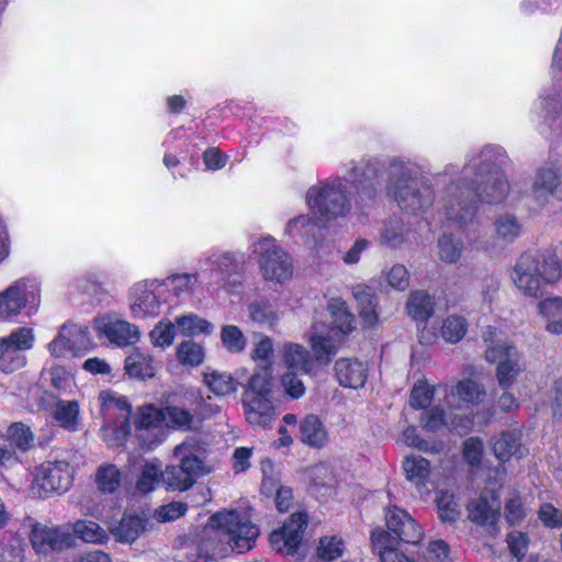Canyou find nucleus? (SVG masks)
Segmentation results:
<instances>
[{
  "mask_svg": "<svg viewBox=\"0 0 562 562\" xmlns=\"http://www.w3.org/2000/svg\"><path fill=\"white\" fill-rule=\"evenodd\" d=\"M508 156L498 145H485L473 153L461 175L451 180L438 200L439 215L448 223L464 227L472 223L476 206L482 203H502L509 193V183L503 171Z\"/></svg>",
  "mask_w": 562,
  "mask_h": 562,
  "instance_id": "obj_1",
  "label": "nucleus"
},
{
  "mask_svg": "<svg viewBox=\"0 0 562 562\" xmlns=\"http://www.w3.org/2000/svg\"><path fill=\"white\" fill-rule=\"evenodd\" d=\"M382 164L374 157L350 161L345 178H329L310 187L305 202L319 222L345 217L351 211V196L348 184L356 190V203L372 202L379 191Z\"/></svg>",
  "mask_w": 562,
  "mask_h": 562,
  "instance_id": "obj_2",
  "label": "nucleus"
},
{
  "mask_svg": "<svg viewBox=\"0 0 562 562\" xmlns=\"http://www.w3.org/2000/svg\"><path fill=\"white\" fill-rule=\"evenodd\" d=\"M173 458L177 465H167L162 471L158 459L146 461L136 481V491L147 494L156 490L160 480L171 491H187L193 486L196 480L209 473L205 464L206 448L196 438H187L173 448Z\"/></svg>",
  "mask_w": 562,
  "mask_h": 562,
  "instance_id": "obj_3",
  "label": "nucleus"
},
{
  "mask_svg": "<svg viewBox=\"0 0 562 562\" xmlns=\"http://www.w3.org/2000/svg\"><path fill=\"white\" fill-rule=\"evenodd\" d=\"M386 193L397 205L413 214L425 213L435 201L430 181L420 176L417 169L400 158L389 162Z\"/></svg>",
  "mask_w": 562,
  "mask_h": 562,
  "instance_id": "obj_4",
  "label": "nucleus"
},
{
  "mask_svg": "<svg viewBox=\"0 0 562 562\" xmlns=\"http://www.w3.org/2000/svg\"><path fill=\"white\" fill-rule=\"evenodd\" d=\"M327 310L333 319V327L315 323L312 326L310 341L315 358L318 361L328 362L336 353V342L342 335L353 329V315L349 312L347 304L339 297L329 300Z\"/></svg>",
  "mask_w": 562,
  "mask_h": 562,
  "instance_id": "obj_5",
  "label": "nucleus"
},
{
  "mask_svg": "<svg viewBox=\"0 0 562 562\" xmlns=\"http://www.w3.org/2000/svg\"><path fill=\"white\" fill-rule=\"evenodd\" d=\"M561 276V263L555 255L540 260L531 254H524L517 261L512 279L517 289L528 296L538 295L542 281L554 282Z\"/></svg>",
  "mask_w": 562,
  "mask_h": 562,
  "instance_id": "obj_6",
  "label": "nucleus"
},
{
  "mask_svg": "<svg viewBox=\"0 0 562 562\" xmlns=\"http://www.w3.org/2000/svg\"><path fill=\"white\" fill-rule=\"evenodd\" d=\"M482 337L486 344V361L497 363L495 374L498 385L503 390H509L525 369L522 355L515 346L501 340L494 327H486Z\"/></svg>",
  "mask_w": 562,
  "mask_h": 562,
  "instance_id": "obj_7",
  "label": "nucleus"
},
{
  "mask_svg": "<svg viewBox=\"0 0 562 562\" xmlns=\"http://www.w3.org/2000/svg\"><path fill=\"white\" fill-rule=\"evenodd\" d=\"M210 526L225 536L231 549L237 553L249 551L259 536L258 527L237 510L214 514L210 519Z\"/></svg>",
  "mask_w": 562,
  "mask_h": 562,
  "instance_id": "obj_8",
  "label": "nucleus"
},
{
  "mask_svg": "<svg viewBox=\"0 0 562 562\" xmlns=\"http://www.w3.org/2000/svg\"><path fill=\"white\" fill-rule=\"evenodd\" d=\"M252 247V252L258 256L259 271L266 281L284 283L292 278V258L273 237H262Z\"/></svg>",
  "mask_w": 562,
  "mask_h": 562,
  "instance_id": "obj_9",
  "label": "nucleus"
},
{
  "mask_svg": "<svg viewBox=\"0 0 562 562\" xmlns=\"http://www.w3.org/2000/svg\"><path fill=\"white\" fill-rule=\"evenodd\" d=\"M41 301V288L33 278H21L0 292V318L11 319L23 311L27 315L37 312Z\"/></svg>",
  "mask_w": 562,
  "mask_h": 562,
  "instance_id": "obj_10",
  "label": "nucleus"
},
{
  "mask_svg": "<svg viewBox=\"0 0 562 562\" xmlns=\"http://www.w3.org/2000/svg\"><path fill=\"white\" fill-rule=\"evenodd\" d=\"M159 279H145L135 282L130 289V310L133 317L144 319L160 314L167 303L166 293Z\"/></svg>",
  "mask_w": 562,
  "mask_h": 562,
  "instance_id": "obj_11",
  "label": "nucleus"
},
{
  "mask_svg": "<svg viewBox=\"0 0 562 562\" xmlns=\"http://www.w3.org/2000/svg\"><path fill=\"white\" fill-rule=\"evenodd\" d=\"M72 469L65 461H47L36 468L32 483V492L38 497H47L52 493H61L69 488Z\"/></svg>",
  "mask_w": 562,
  "mask_h": 562,
  "instance_id": "obj_12",
  "label": "nucleus"
},
{
  "mask_svg": "<svg viewBox=\"0 0 562 562\" xmlns=\"http://www.w3.org/2000/svg\"><path fill=\"white\" fill-rule=\"evenodd\" d=\"M34 339L33 330L27 327H19L0 337V371L10 373L22 368L26 362L24 352L33 347Z\"/></svg>",
  "mask_w": 562,
  "mask_h": 562,
  "instance_id": "obj_13",
  "label": "nucleus"
},
{
  "mask_svg": "<svg viewBox=\"0 0 562 562\" xmlns=\"http://www.w3.org/2000/svg\"><path fill=\"white\" fill-rule=\"evenodd\" d=\"M93 327L99 338L106 339L116 347H127L140 339L138 326L123 319L117 314H103L94 317Z\"/></svg>",
  "mask_w": 562,
  "mask_h": 562,
  "instance_id": "obj_14",
  "label": "nucleus"
},
{
  "mask_svg": "<svg viewBox=\"0 0 562 562\" xmlns=\"http://www.w3.org/2000/svg\"><path fill=\"white\" fill-rule=\"evenodd\" d=\"M164 408H158L153 404H146L137 409L135 422L136 439L139 446L147 450L154 449L165 440Z\"/></svg>",
  "mask_w": 562,
  "mask_h": 562,
  "instance_id": "obj_15",
  "label": "nucleus"
},
{
  "mask_svg": "<svg viewBox=\"0 0 562 562\" xmlns=\"http://www.w3.org/2000/svg\"><path fill=\"white\" fill-rule=\"evenodd\" d=\"M89 331L86 326L66 323L58 329L56 337L47 345L49 353L55 358L78 356L87 350Z\"/></svg>",
  "mask_w": 562,
  "mask_h": 562,
  "instance_id": "obj_16",
  "label": "nucleus"
},
{
  "mask_svg": "<svg viewBox=\"0 0 562 562\" xmlns=\"http://www.w3.org/2000/svg\"><path fill=\"white\" fill-rule=\"evenodd\" d=\"M241 262V256L233 252L213 254L201 259L199 270L209 279L207 291L218 290L226 276L236 272Z\"/></svg>",
  "mask_w": 562,
  "mask_h": 562,
  "instance_id": "obj_17",
  "label": "nucleus"
},
{
  "mask_svg": "<svg viewBox=\"0 0 562 562\" xmlns=\"http://www.w3.org/2000/svg\"><path fill=\"white\" fill-rule=\"evenodd\" d=\"M445 406L458 414L469 416L473 406L479 405L485 397V390L471 379L460 380L449 392L445 386Z\"/></svg>",
  "mask_w": 562,
  "mask_h": 562,
  "instance_id": "obj_18",
  "label": "nucleus"
},
{
  "mask_svg": "<svg viewBox=\"0 0 562 562\" xmlns=\"http://www.w3.org/2000/svg\"><path fill=\"white\" fill-rule=\"evenodd\" d=\"M552 69L558 82L551 92L540 98L539 106L546 120L562 125V33L553 54Z\"/></svg>",
  "mask_w": 562,
  "mask_h": 562,
  "instance_id": "obj_19",
  "label": "nucleus"
},
{
  "mask_svg": "<svg viewBox=\"0 0 562 562\" xmlns=\"http://www.w3.org/2000/svg\"><path fill=\"white\" fill-rule=\"evenodd\" d=\"M306 525V514L301 512L292 514L280 530L271 532V547L279 552L292 554L302 541L303 531Z\"/></svg>",
  "mask_w": 562,
  "mask_h": 562,
  "instance_id": "obj_20",
  "label": "nucleus"
},
{
  "mask_svg": "<svg viewBox=\"0 0 562 562\" xmlns=\"http://www.w3.org/2000/svg\"><path fill=\"white\" fill-rule=\"evenodd\" d=\"M499 514L501 501L495 486L485 487L479 497L468 505L469 519L476 525L493 526L497 522Z\"/></svg>",
  "mask_w": 562,
  "mask_h": 562,
  "instance_id": "obj_21",
  "label": "nucleus"
},
{
  "mask_svg": "<svg viewBox=\"0 0 562 562\" xmlns=\"http://www.w3.org/2000/svg\"><path fill=\"white\" fill-rule=\"evenodd\" d=\"M422 425L427 431L436 432L442 429L468 431L472 426L470 416L461 415L447 407L434 406L422 416Z\"/></svg>",
  "mask_w": 562,
  "mask_h": 562,
  "instance_id": "obj_22",
  "label": "nucleus"
},
{
  "mask_svg": "<svg viewBox=\"0 0 562 562\" xmlns=\"http://www.w3.org/2000/svg\"><path fill=\"white\" fill-rule=\"evenodd\" d=\"M385 524L390 533L403 542L417 544L423 538V531L417 522L407 512L397 506L386 508Z\"/></svg>",
  "mask_w": 562,
  "mask_h": 562,
  "instance_id": "obj_23",
  "label": "nucleus"
},
{
  "mask_svg": "<svg viewBox=\"0 0 562 562\" xmlns=\"http://www.w3.org/2000/svg\"><path fill=\"white\" fill-rule=\"evenodd\" d=\"M385 524L390 533L403 542L417 544L423 538V531L417 522L407 512L397 506L386 508Z\"/></svg>",
  "mask_w": 562,
  "mask_h": 562,
  "instance_id": "obj_24",
  "label": "nucleus"
},
{
  "mask_svg": "<svg viewBox=\"0 0 562 562\" xmlns=\"http://www.w3.org/2000/svg\"><path fill=\"white\" fill-rule=\"evenodd\" d=\"M562 181V167L558 162H548L537 169L531 194L539 204H544L550 196H559V187Z\"/></svg>",
  "mask_w": 562,
  "mask_h": 562,
  "instance_id": "obj_25",
  "label": "nucleus"
},
{
  "mask_svg": "<svg viewBox=\"0 0 562 562\" xmlns=\"http://www.w3.org/2000/svg\"><path fill=\"white\" fill-rule=\"evenodd\" d=\"M31 543L37 553L58 551L70 546L71 536L60 527L35 524L30 535Z\"/></svg>",
  "mask_w": 562,
  "mask_h": 562,
  "instance_id": "obj_26",
  "label": "nucleus"
},
{
  "mask_svg": "<svg viewBox=\"0 0 562 562\" xmlns=\"http://www.w3.org/2000/svg\"><path fill=\"white\" fill-rule=\"evenodd\" d=\"M244 415L255 428H268L276 418V408L271 396L241 395Z\"/></svg>",
  "mask_w": 562,
  "mask_h": 562,
  "instance_id": "obj_27",
  "label": "nucleus"
},
{
  "mask_svg": "<svg viewBox=\"0 0 562 562\" xmlns=\"http://www.w3.org/2000/svg\"><path fill=\"white\" fill-rule=\"evenodd\" d=\"M159 368V362L150 353L138 348L134 349L124 360L125 373L137 381L153 379Z\"/></svg>",
  "mask_w": 562,
  "mask_h": 562,
  "instance_id": "obj_28",
  "label": "nucleus"
},
{
  "mask_svg": "<svg viewBox=\"0 0 562 562\" xmlns=\"http://www.w3.org/2000/svg\"><path fill=\"white\" fill-rule=\"evenodd\" d=\"M335 372L340 385L359 389L367 381L368 366L358 359L341 358L335 363Z\"/></svg>",
  "mask_w": 562,
  "mask_h": 562,
  "instance_id": "obj_29",
  "label": "nucleus"
},
{
  "mask_svg": "<svg viewBox=\"0 0 562 562\" xmlns=\"http://www.w3.org/2000/svg\"><path fill=\"white\" fill-rule=\"evenodd\" d=\"M98 401L103 422L130 418L132 407L125 396L111 390H104L99 393Z\"/></svg>",
  "mask_w": 562,
  "mask_h": 562,
  "instance_id": "obj_30",
  "label": "nucleus"
},
{
  "mask_svg": "<svg viewBox=\"0 0 562 562\" xmlns=\"http://www.w3.org/2000/svg\"><path fill=\"white\" fill-rule=\"evenodd\" d=\"M299 439L311 448L321 449L328 442V431L322 419L314 414L306 415L299 423Z\"/></svg>",
  "mask_w": 562,
  "mask_h": 562,
  "instance_id": "obj_31",
  "label": "nucleus"
},
{
  "mask_svg": "<svg viewBox=\"0 0 562 562\" xmlns=\"http://www.w3.org/2000/svg\"><path fill=\"white\" fill-rule=\"evenodd\" d=\"M248 316L259 326L272 329L280 322L282 312L278 301L257 299L248 305Z\"/></svg>",
  "mask_w": 562,
  "mask_h": 562,
  "instance_id": "obj_32",
  "label": "nucleus"
},
{
  "mask_svg": "<svg viewBox=\"0 0 562 562\" xmlns=\"http://www.w3.org/2000/svg\"><path fill=\"white\" fill-rule=\"evenodd\" d=\"M493 451L502 462H506L513 457L521 458L527 453V449L521 443V432L517 429L504 430L495 437Z\"/></svg>",
  "mask_w": 562,
  "mask_h": 562,
  "instance_id": "obj_33",
  "label": "nucleus"
},
{
  "mask_svg": "<svg viewBox=\"0 0 562 562\" xmlns=\"http://www.w3.org/2000/svg\"><path fill=\"white\" fill-rule=\"evenodd\" d=\"M201 278H205L201 271L192 273L177 272L170 273L166 278L159 279V281L162 283V288H165L164 292L166 296L171 294L176 297H180L182 295L193 294Z\"/></svg>",
  "mask_w": 562,
  "mask_h": 562,
  "instance_id": "obj_34",
  "label": "nucleus"
},
{
  "mask_svg": "<svg viewBox=\"0 0 562 562\" xmlns=\"http://www.w3.org/2000/svg\"><path fill=\"white\" fill-rule=\"evenodd\" d=\"M403 470L406 480L416 486L419 491L427 490V482L430 475L429 461L418 454L407 456L403 461Z\"/></svg>",
  "mask_w": 562,
  "mask_h": 562,
  "instance_id": "obj_35",
  "label": "nucleus"
},
{
  "mask_svg": "<svg viewBox=\"0 0 562 562\" xmlns=\"http://www.w3.org/2000/svg\"><path fill=\"white\" fill-rule=\"evenodd\" d=\"M145 530V521L136 515H124L120 521L110 527L116 541L121 543L134 542Z\"/></svg>",
  "mask_w": 562,
  "mask_h": 562,
  "instance_id": "obj_36",
  "label": "nucleus"
},
{
  "mask_svg": "<svg viewBox=\"0 0 562 562\" xmlns=\"http://www.w3.org/2000/svg\"><path fill=\"white\" fill-rule=\"evenodd\" d=\"M283 362L288 371L301 374H307L311 371L310 352L299 344L289 342L283 346Z\"/></svg>",
  "mask_w": 562,
  "mask_h": 562,
  "instance_id": "obj_37",
  "label": "nucleus"
},
{
  "mask_svg": "<svg viewBox=\"0 0 562 562\" xmlns=\"http://www.w3.org/2000/svg\"><path fill=\"white\" fill-rule=\"evenodd\" d=\"M132 435L130 418L103 422L101 437L109 447H123Z\"/></svg>",
  "mask_w": 562,
  "mask_h": 562,
  "instance_id": "obj_38",
  "label": "nucleus"
},
{
  "mask_svg": "<svg viewBox=\"0 0 562 562\" xmlns=\"http://www.w3.org/2000/svg\"><path fill=\"white\" fill-rule=\"evenodd\" d=\"M352 295L360 308V316L368 326H373L378 321L375 311L376 297L366 284H357L352 288Z\"/></svg>",
  "mask_w": 562,
  "mask_h": 562,
  "instance_id": "obj_39",
  "label": "nucleus"
},
{
  "mask_svg": "<svg viewBox=\"0 0 562 562\" xmlns=\"http://www.w3.org/2000/svg\"><path fill=\"white\" fill-rule=\"evenodd\" d=\"M272 384L273 376L271 366H260L250 376L241 395L271 396Z\"/></svg>",
  "mask_w": 562,
  "mask_h": 562,
  "instance_id": "obj_40",
  "label": "nucleus"
},
{
  "mask_svg": "<svg viewBox=\"0 0 562 562\" xmlns=\"http://www.w3.org/2000/svg\"><path fill=\"white\" fill-rule=\"evenodd\" d=\"M464 251V243L451 233H443L437 241V255L448 265L458 263Z\"/></svg>",
  "mask_w": 562,
  "mask_h": 562,
  "instance_id": "obj_41",
  "label": "nucleus"
},
{
  "mask_svg": "<svg viewBox=\"0 0 562 562\" xmlns=\"http://www.w3.org/2000/svg\"><path fill=\"white\" fill-rule=\"evenodd\" d=\"M406 308L414 321L426 322L434 312V299L425 291H414L408 296Z\"/></svg>",
  "mask_w": 562,
  "mask_h": 562,
  "instance_id": "obj_42",
  "label": "nucleus"
},
{
  "mask_svg": "<svg viewBox=\"0 0 562 562\" xmlns=\"http://www.w3.org/2000/svg\"><path fill=\"white\" fill-rule=\"evenodd\" d=\"M522 231L520 221L513 214H502L494 221L495 237L505 245L516 240Z\"/></svg>",
  "mask_w": 562,
  "mask_h": 562,
  "instance_id": "obj_43",
  "label": "nucleus"
},
{
  "mask_svg": "<svg viewBox=\"0 0 562 562\" xmlns=\"http://www.w3.org/2000/svg\"><path fill=\"white\" fill-rule=\"evenodd\" d=\"M371 540L373 548L379 552L381 562H414L390 544L389 532L374 530L371 533Z\"/></svg>",
  "mask_w": 562,
  "mask_h": 562,
  "instance_id": "obj_44",
  "label": "nucleus"
},
{
  "mask_svg": "<svg viewBox=\"0 0 562 562\" xmlns=\"http://www.w3.org/2000/svg\"><path fill=\"white\" fill-rule=\"evenodd\" d=\"M94 480L101 493L113 494L122 484V473L115 464L105 463L97 469Z\"/></svg>",
  "mask_w": 562,
  "mask_h": 562,
  "instance_id": "obj_45",
  "label": "nucleus"
},
{
  "mask_svg": "<svg viewBox=\"0 0 562 562\" xmlns=\"http://www.w3.org/2000/svg\"><path fill=\"white\" fill-rule=\"evenodd\" d=\"M177 327L183 336L207 335L213 331L214 326L205 318L193 313L181 315L176 319Z\"/></svg>",
  "mask_w": 562,
  "mask_h": 562,
  "instance_id": "obj_46",
  "label": "nucleus"
},
{
  "mask_svg": "<svg viewBox=\"0 0 562 562\" xmlns=\"http://www.w3.org/2000/svg\"><path fill=\"white\" fill-rule=\"evenodd\" d=\"M317 217L310 215H299L288 222L284 234L292 238H304L314 235V231L324 224Z\"/></svg>",
  "mask_w": 562,
  "mask_h": 562,
  "instance_id": "obj_47",
  "label": "nucleus"
},
{
  "mask_svg": "<svg viewBox=\"0 0 562 562\" xmlns=\"http://www.w3.org/2000/svg\"><path fill=\"white\" fill-rule=\"evenodd\" d=\"M53 416L63 428L76 430L79 416V404L76 401H58Z\"/></svg>",
  "mask_w": 562,
  "mask_h": 562,
  "instance_id": "obj_48",
  "label": "nucleus"
},
{
  "mask_svg": "<svg viewBox=\"0 0 562 562\" xmlns=\"http://www.w3.org/2000/svg\"><path fill=\"white\" fill-rule=\"evenodd\" d=\"M74 533L88 543H105L109 539L108 532L92 520H78L72 526Z\"/></svg>",
  "mask_w": 562,
  "mask_h": 562,
  "instance_id": "obj_49",
  "label": "nucleus"
},
{
  "mask_svg": "<svg viewBox=\"0 0 562 562\" xmlns=\"http://www.w3.org/2000/svg\"><path fill=\"white\" fill-rule=\"evenodd\" d=\"M176 356L182 366L198 367L204 361L205 350L193 340H184L177 346Z\"/></svg>",
  "mask_w": 562,
  "mask_h": 562,
  "instance_id": "obj_50",
  "label": "nucleus"
},
{
  "mask_svg": "<svg viewBox=\"0 0 562 562\" xmlns=\"http://www.w3.org/2000/svg\"><path fill=\"white\" fill-rule=\"evenodd\" d=\"M204 382L216 395H227L237 390L238 383L227 372L212 371L204 374Z\"/></svg>",
  "mask_w": 562,
  "mask_h": 562,
  "instance_id": "obj_51",
  "label": "nucleus"
},
{
  "mask_svg": "<svg viewBox=\"0 0 562 562\" xmlns=\"http://www.w3.org/2000/svg\"><path fill=\"white\" fill-rule=\"evenodd\" d=\"M193 424V415L178 406L164 407V426L176 430H189Z\"/></svg>",
  "mask_w": 562,
  "mask_h": 562,
  "instance_id": "obj_52",
  "label": "nucleus"
},
{
  "mask_svg": "<svg viewBox=\"0 0 562 562\" xmlns=\"http://www.w3.org/2000/svg\"><path fill=\"white\" fill-rule=\"evenodd\" d=\"M176 325L169 319L159 321L149 331V341L154 347L166 349L173 344Z\"/></svg>",
  "mask_w": 562,
  "mask_h": 562,
  "instance_id": "obj_53",
  "label": "nucleus"
},
{
  "mask_svg": "<svg viewBox=\"0 0 562 562\" xmlns=\"http://www.w3.org/2000/svg\"><path fill=\"white\" fill-rule=\"evenodd\" d=\"M438 516L443 522H454L460 516L459 505L452 493L439 491L436 495Z\"/></svg>",
  "mask_w": 562,
  "mask_h": 562,
  "instance_id": "obj_54",
  "label": "nucleus"
},
{
  "mask_svg": "<svg viewBox=\"0 0 562 562\" xmlns=\"http://www.w3.org/2000/svg\"><path fill=\"white\" fill-rule=\"evenodd\" d=\"M468 329L467 319L460 315H449L442 323L441 336L451 344L460 341Z\"/></svg>",
  "mask_w": 562,
  "mask_h": 562,
  "instance_id": "obj_55",
  "label": "nucleus"
},
{
  "mask_svg": "<svg viewBox=\"0 0 562 562\" xmlns=\"http://www.w3.org/2000/svg\"><path fill=\"white\" fill-rule=\"evenodd\" d=\"M221 340L223 346L233 353L241 352L247 345L244 333L235 325H225L222 327Z\"/></svg>",
  "mask_w": 562,
  "mask_h": 562,
  "instance_id": "obj_56",
  "label": "nucleus"
},
{
  "mask_svg": "<svg viewBox=\"0 0 562 562\" xmlns=\"http://www.w3.org/2000/svg\"><path fill=\"white\" fill-rule=\"evenodd\" d=\"M407 228L401 220H390L382 233L381 238L389 247L395 248L402 245L406 239Z\"/></svg>",
  "mask_w": 562,
  "mask_h": 562,
  "instance_id": "obj_57",
  "label": "nucleus"
},
{
  "mask_svg": "<svg viewBox=\"0 0 562 562\" xmlns=\"http://www.w3.org/2000/svg\"><path fill=\"white\" fill-rule=\"evenodd\" d=\"M505 519L510 525H519L527 515V506L522 497L513 493L505 502Z\"/></svg>",
  "mask_w": 562,
  "mask_h": 562,
  "instance_id": "obj_58",
  "label": "nucleus"
},
{
  "mask_svg": "<svg viewBox=\"0 0 562 562\" xmlns=\"http://www.w3.org/2000/svg\"><path fill=\"white\" fill-rule=\"evenodd\" d=\"M344 549L345 546L341 538L336 536L324 537L319 541L317 553L322 560L330 562L341 557Z\"/></svg>",
  "mask_w": 562,
  "mask_h": 562,
  "instance_id": "obj_59",
  "label": "nucleus"
},
{
  "mask_svg": "<svg viewBox=\"0 0 562 562\" xmlns=\"http://www.w3.org/2000/svg\"><path fill=\"white\" fill-rule=\"evenodd\" d=\"M8 438L14 447L21 451L30 449L33 445V434L27 426L22 423H16L8 428Z\"/></svg>",
  "mask_w": 562,
  "mask_h": 562,
  "instance_id": "obj_60",
  "label": "nucleus"
},
{
  "mask_svg": "<svg viewBox=\"0 0 562 562\" xmlns=\"http://www.w3.org/2000/svg\"><path fill=\"white\" fill-rule=\"evenodd\" d=\"M273 342L272 339L265 335H259L258 340L254 344L251 358L261 366L272 367Z\"/></svg>",
  "mask_w": 562,
  "mask_h": 562,
  "instance_id": "obj_61",
  "label": "nucleus"
},
{
  "mask_svg": "<svg viewBox=\"0 0 562 562\" xmlns=\"http://www.w3.org/2000/svg\"><path fill=\"white\" fill-rule=\"evenodd\" d=\"M435 394V389L426 381L419 380L414 384L411 393V405L416 408H426Z\"/></svg>",
  "mask_w": 562,
  "mask_h": 562,
  "instance_id": "obj_62",
  "label": "nucleus"
},
{
  "mask_svg": "<svg viewBox=\"0 0 562 562\" xmlns=\"http://www.w3.org/2000/svg\"><path fill=\"white\" fill-rule=\"evenodd\" d=\"M300 372L286 371L281 376V385L286 395L293 400L302 397L305 393V385L300 379Z\"/></svg>",
  "mask_w": 562,
  "mask_h": 562,
  "instance_id": "obj_63",
  "label": "nucleus"
},
{
  "mask_svg": "<svg viewBox=\"0 0 562 562\" xmlns=\"http://www.w3.org/2000/svg\"><path fill=\"white\" fill-rule=\"evenodd\" d=\"M104 276L100 271H88L74 281V286L82 293H93L103 284Z\"/></svg>",
  "mask_w": 562,
  "mask_h": 562,
  "instance_id": "obj_64",
  "label": "nucleus"
}]
</instances>
